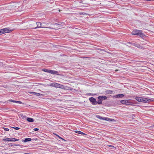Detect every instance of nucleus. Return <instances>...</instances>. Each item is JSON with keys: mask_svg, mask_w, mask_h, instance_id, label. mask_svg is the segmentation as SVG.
Wrapping results in <instances>:
<instances>
[{"mask_svg": "<svg viewBox=\"0 0 154 154\" xmlns=\"http://www.w3.org/2000/svg\"><path fill=\"white\" fill-rule=\"evenodd\" d=\"M135 99L137 101L139 102L146 103H149L151 101H153L152 99H149L147 98L140 97H136Z\"/></svg>", "mask_w": 154, "mask_h": 154, "instance_id": "nucleus-1", "label": "nucleus"}, {"mask_svg": "<svg viewBox=\"0 0 154 154\" xmlns=\"http://www.w3.org/2000/svg\"><path fill=\"white\" fill-rule=\"evenodd\" d=\"M51 86L57 88H64V86L61 85L57 83H54L51 84Z\"/></svg>", "mask_w": 154, "mask_h": 154, "instance_id": "nucleus-2", "label": "nucleus"}, {"mask_svg": "<svg viewBox=\"0 0 154 154\" xmlns=\"http://www.w3.org/2000/svg\"><path fill=\"white\" fill-rule=\"evenodd\" d=\"M142 33V31L139 30L135 29L132 32L131 34L133 35H141Z\"/></svg>", "mask_w": 154, "mask_h": 154, "instance_id": "nucleus-3", "label": "nucleus"}, {"mask_svg": "<svg viewBox=\"0 0 154 154\" xmlns=\"http://www.w3.org/2000/svg\"><path fill=\"white\" fill-rule=\"evenodd\" d=\"M89 100L90 102L93 105H96L97 104V101L96 99L93 97H91L89 98Z\"/></svg>", "mask_w": 154, "mask_h": 154, "instance_id": "nucleus-4", "label": "nucleus"}, {"mask_svg": "<svg viewBox=\"0 0 154 154\" xmlns=\"http://www.w3.org/2000/svg\"><path fill=\"white\" fill-rule=\"evenodd\" d=\"M37 24V26L36 27L33 28L34 29H36L37 28H50L47 27H45V26H42V23L40 22H37L36 23Z\"/></svg>", "mask_w": 154, "mask_h": 154, "instance_id": "nucleus-5", "label": "nucleus"}, {"mask_svg": "<svg viewBox=\"0 0 154 154\" xmlns=\"http://www.w3.org/2000/svg\"><path fill=\"white\" fill-rule=\"evenodd\" d=\"M3 33H9L11 32L12 30L9 29L8 28H6L2 29Z\"/></svg>", "mask_w": 154, "mask_h": 154, "instance_id": "nucleus-6", "label": "nucleus"}, {"mask_svg": "<svg viewBox=\"0 0 154 154\" xmlns=\"http://www.w3.org/2000/svg\"><path fill=\"white\" fill-rule=\"evenodd\" d=\"M14 138L10 137L7 138H4L3 139V141H8L14 142Z\"/></svg>", "mask_w": 154, "mask_h": 154, "instance_id": "nucleus-7", "label": "nucleus"}, {"mask_svg": "<svg viewBox=\"0 0 154 154\" xmlns=\"http://www.w3.org/2000/svg\"><path fill=\"white\" fill-rule=\"evenodd\" d=\"M97 98L98 99H100L103 101V100H106L107 97L105 96H101L98 97Z\"/></svg>", "mask_w": 154, "mask_h": 154, "instance_id": "nucleus-8", "label": "nucleus"}, {"mask_svg": "<svg viewBox=\"0 0 154 154\" xmlns=\"http://www.w3.org/2000/svg\"><path fill=\"white\" fill-rule=\"evenodd\" d=\"M49 73H50L53 74L57 75L58 74V72L57 71L50 69L49 70Z\"/></svg>", "mask_w": 154, "mask_h": 154, "instance_id": "nucleus-9", "label": "nucleus"}, {"mask_svg": "<svg viewBox=\"0 0 154 154\" xmlns=\"http://www.w3.org/2000/svg\"><path fill=\"white\" fill-rule=\"evenodd\" d=\"M49 73H50L53 74L57 75L58 74V72L57 71L50 69L49 70Z\"/></svg>", "mask_w": 154, "mask_h": 154, "instance_id": "nucleus-10", "label": "nucleus"}, {"mask_svg": "<svg viewBox=\"0 0 154 154\" xmlns=\"http://www.w3.org/2000/svg\"><path fill=\"white\" fill-rule=\"evenodd\" d=\"M124 95L123 94H118L114 96V97H115L116 98H122L124 97Z\"/></svg>", "mask_w": 154, "mask_h": 154, "instance_id": "nucleus-11", "label": "nucleus"}, {"mask_svg": "<svg viewBox=\"0 0 154 154\" xmlns=\"http://www.w3.org/2000/svg\"><path fill=\"white\" fill-rule=\"evenodd\" d=\"M32 140V139L31 138H26L25 139V140H22V142L26 143Z\"/></svg>", "mask_w": 154, "mask_h": 154, "instance_id": "nucleus-12", "label": "nucleus"}, {"mask_svg": "<svg viewBox=\"0 0 154 154\" xmlns=\"http://www.w3.org/2000/svg\"><path fill=\"white\" fill-rule=\"evenodd\" d=\"M26 119L29 122H32L34 121L33 119L32 118L27 117Z\"/></svg>", "mask_w": 154, "mask_h": 154, "instance_id": "nucleus-13", "label": "nucleus"}, {"mask_svg": "<svg viewBox=\"0 0 154 154\" xmlns=\"http://www.w3.org/2000/svg\"><path fill=\"white\" fill-rule=\"evenodd\" d=\"M128 100H122L121 101V103L123 104H127V103L128 102Z\"/></svg>", "mask_w": 154, "mask_h": 154, "instance_id": "nucleus-14", "label": "nucleus"}, {"mask_svg": "<svg viewBox=\"0 0 154 154\" xmlns=\"http://www.w3.org/2000/svg\"><path fill=\"white\" fill-rule=\"evenodd\" d=\"M75 133H78V134H82V135H86L85 134L81 131H75Z\"/></svg>", "mask_w": 154, "mask_h": 154, "instance_id": "nucleus-15", "label": "nucleus"}, {"mask_svg": "<svg viewBox=\"0 0 154 154\" xmlns=\"http://www.w3.org/2000/svg\"><path fill=\"white\" fill-rule=\"evenodd\" d=\"M9 145H11L12 146H19V144H17L15 143H9L8 144Z\"/></svg>", "mask_w": 154, "mask_h": 154, "instance_id": "nucleus-16", "label": "nucleus"}, {"mask_svg": "<svg viewBox=\"0 0 154 154\" xmlns=\"http://www.w3.org/2000/svg\"><path fill=\"white\" fill-rule=\"evenodd\" d=\"M113 92L111 90H107L106 91V93L108 94H112Z\"/></svg>", "mask_w": 154, "mask_h": 154, "instance_id": "nucleus-17", "label": "nucleus"}, {"mask_svg": "<svg viewBox=\"0 0 154 154\" xmlns=\"http://www.w3.org/2000/svg\"><path fill=\"white\" fill-rule=\"evenodd\" d=\"M50 70L47 69H42V70L45 72L49 73Z\"/></svg>", "mask_w": 154, "mask_h": 154, "instance_id": "nucleus-18", "label": "nucleus"}, {"mask_svg": "<svg viewBox=\"0 0 154 154\" xmlns=\"http://www.w3.org/2000/svg\"><path fill=\"white\" fill-rule=\"evenodd\" d=\"M103 120L110 121V119L109 118L104 117V118H103Z\"/></svg>", "mask_w": 154, "mask_h": 154, "instance_id": "nucleus-19", "label": "nucleus"}, {"mask_svg": "<svg viewBox=\"0 0 154 154\" xmlns=\"http://www.w3.org/2000/svg\"><path fill=\"white\" fill-rule=\"evenodd\" d=\"M32 94H33L37 96H40V93L36 92H33L32 93Z\"/></svg>", "mask_w": 154, "mask_h": 154, "instance_id": "nucleus-20", "label": "nucleus"}, {"mask_svg": "<svg viewBox=\"0 0 154 154\" xmlns=\"http://www.w3.org/2000/svg\"><path fill=\"white\" fill-rule=\"evenodd\" d=\"M102 100H100V99H98L97 101V103H98L99 104H100L102 103Z\"/></svg>", "mask_w": 154, "mask_h": 154, "instance_id": "nucleus-21", "label": "nucleus"}, {"mask_svg": "<svg viewBox=\"0 0 154 154\" xmlns=\"http://www.w3.org/2000/svg\"><path fill=\"white\" fill-rule=\"evenodd\" d=\"M21 117L23 119H24V118H27L23 114L21 115Z\"/></svg>", "mask_w": 154, "mask_h": 154, "instance_id": "nucleus-22", "label": "nucleus"}, {"mask_svg": "<svg viewBox=\"0 0 154 154\" xmlns=\"http://www.w3.org/2000/svg\"><path fill=\"white\" fill-rule=\"evenodd\" d=\"M3 33V30L2 29L0 30V35H2Z\"/></svg>", "mask_w": 154, "mask_h": 154, "instance_id": "nucleus-23", "label": "nucleus"}, {"mask_svg": "<svg viewBox=\"0 0 154 154\" xmlns=\"http://www.w3.org/2000/svg\"><path fill=\"white\" fill-rule=\"evenodd\" d=\"M4 130L6 131H9V129L7 128H4Z\"/></svg>", "mask_w": 154, "mask_h": 154, "instance_id": "nucleus-24", "label": "nucleus"}, {"mask_svg": "<svg viewBox=\"0 0 154 154\" xmlns=\"http://www.w3.org/2000/svg\"><path fill=\"white\" fill-rule=\"evenodd\" d=\"M51 25H54V26H57L59 24H57V23H54V24H51Z\"/></svg>", "mask_w": 154, "mask_h": 154, "instance_id": "nucleus-25", "label": "nucleus"}, {"mask_svg": "<svg viewBox=\"0 0 154 154\" xmlns=\"http://www.w3.org/2000/svg\"><path fill=\"white\" fill-rule=\"evenodd\" d=\"M14 142H15V141H18V140H19L18 139H16V138H14Z\"/></svg>", "mask_w": 154, "mask_h": 154, "instance_id": "nucleus-26", "label": "nucleus"}, {"mask_svg": "<svg viewBox=\"0 0 154 154\" xmlns=\"http://www.w3.org/2000/svg\"><path fill=\"white\" fill-rule=\"evenodd\" d=\"M16 103H21L22 102L20 101H16Z\"/></svg>", "mask_w": 154, "mask_h": 154, "instance_id": "nucleus-27", "label": "nucleus"}, {"mask_svg": "<svg viewBox=\"0 0 154 154\" xmlns=\"http://www.w3.org/2000/svg\"><path fill=\"white\" fill-rule=\"evenodd\" d=\"M13 128H14L16 130H19L20 128L18 127H13Z\"/></svg>", "mask_w": 154, "mask_h": 154, "instance_id": "nucleus-28", "label": "nucleus"}, {"mask_svg": "<svg viewBox=\"0 0 154 154\" xmlns=\"http://www.w3.org/2000/svg\"><path fill=\"white\" fill-rule=\"evenodd\" d=\"M98 117H97V118H98L100 119H103V118L102 117H101L100 116H98Z\"/></svg>", "mask_w": 154, "mask_h": 154, "instance_id": "nucleus-29", "label": "nucleus"}, {"mask_svg": "<svg viewBox=\"0 0 154 154\" xmlns=\"http://www.w3.org/2000/svg\"><path fill=\"white\" fill-rule=\"evenodd\" d=\"M45 24V25L46 26H48V23H42V24Z\"/></svg>", "mask_w": 154, "mask_h": 154, "instance_id": "nucleus-30", "label": "nucleus"}, {"mask_svg": "<svg viewBox=\"0 0 154 154\" xmlns=\"http://www.w3.org/2000/svg\"><path fill=\"white\" fill-rule=\"evenodd\" d=\"M110 121L115 122V120L113 119H110Z\"/></svg>", "mask_w": 154, "mask_h": 154, "instance_id": "nucleus-31", "label": "nucleus"}, {"mask_svg": "<svg viewBox=\"0 0 154 154\" xmlns=\"http://www.w3.org/2000/svg\"><path fill=\"white\" fill-rule=\"evenodd\" d=\"M57 136L59 138H60V139H62V140H64V139H63V138H62L61 137H60L59 135H57Z\"/></svg>", "mask_w": 154, "mask_h": 154, "instance_id": "nucleus-32", "label": "nucleus"}, {"mask_svg": "<svg viewBox=\"0 0 154 154\" xmlns=\"http://www.w3.org/2000/svg\"><path fill=\"white\" fill-rule=\"evenodd\" d=\"M88 95L91 96L93 95V94L91 93H89L88 94Z\"/></svg>", "mask_w": 154, "mask_h": 154, "instance_id": "nucleus-33", "label": "nucleus"}, {"mask_svg": "<svg viewBox=\"0 0 154 154\" xmlns=\"http://www.w3.org/2000/svg\"><path fill=\"white\" fill-rule=\"evenodd\" d=\"M34 130L35 131H37L38 130V129L37 128H35L34 129Z\"/></svg>", "mask_w": 154, "mask_h": 154, "instance_id": "nucleus-34", "label": "nucleus"}, {"mask_svg": "<svg viewBox=\"0 0 154 154\" xmlns=\"http://www.w3.org/2000/svg\"><path fill=\"white\" fill-rule=\"evenodd\" d=\"M10 101H11V102H15V103H16V101L14 100H11Z\"/></svg>", "mask_w": 154, "mask_h": 154, "instance_id": "nucleus-35", "label": "nucleus"}, {"mask_svg": "<svg viewBox=\"0 0 154 154\" xmlns=\"http://www.w3.org/2000/svg\"><path fill=\"white\" fill-rule=\"evenodd\" d=\"M108 146L109 147H114V146H112V145H108Z\"/></svg>", "mask_w": 154, "mask_h": 154, "instance_id": "nucleus-36", "label": "nucleus"}, {"mask_svg": "<svg viewBox=\"0 0 154 154\" xmlns=\"http://www.w3.org/2000/svg\"><path fill=\"white\" fill-rule=\"evenodd\" d=\"M23 154H30V153H24Z\"/></svg>", "mask_w": 154, "mask_h": 154, "instance_id": "nucleus-37", "label": "nucleus"}, {"mask_svg": "<svg viewBox=\"0 0 154 154\" xmlns=\"http://www.w3.org/2000/svg\"><path fill=\"white\" fill-rule=\"evenodd\" d=\"M42 25H43V26H45V24H42Z\"/></svg>", "mask_w": 154, "mask_h": 154, "instance_id": "nucleus-38", "label": "nucleus"}, {"mask_svg": "<svg viewBox=\"0 0 154 154\" xmlns=\"http://www.w3.org/2000/svg\"><path fill=\"white\" fill-rule=\"evenodd\" d=\"M82 1H81V2H80V3H82Z\"/></svg>", "mask_w": 154, "mask_h": 154, "instance_id": "nucleus-39", "label": "nucleus"}]
</instances>
